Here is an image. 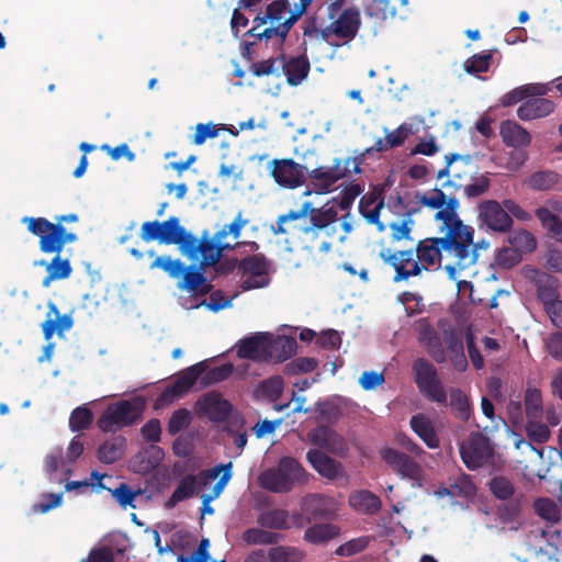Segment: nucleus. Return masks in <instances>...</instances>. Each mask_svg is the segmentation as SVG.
I'll return each mask as SVG.
<instances>
[{
	"instance_id": "nucleus-45",
	"label": "nucleus",
	"mask_w": 562,
	"mask_h": 562,
	"mask_svg": "<svg viewBox=\"0 0 562 562\" xmlns=\"http://www.w3.org/2000/svg\"><path fill=\"white\" fill-rule=\"evenodd\" d=\"M288 512L283 509H272L261 513L257 521L263 528L282 530L288 528Z\"/></svg>"
},
{
	"instance_id": "nucleus-42",
	"label": "nucleus",
	"mask_w": 562,
	"mask_h": 562,
	"mask_svg": "<svg viewBox=\"0 0 562 562\" xmlns=\"http://www.w3.org/2000/svg\"><path fill=\"white\" fill-rule=\"evenodd\" d=\"M536 216L551 236L562 244V220L547 207L537 209Z\"/></svg>"
},
{
	"instance_id": "nucleus-25",
	"label": "nucleus",
	"mask_w": 562,
	"mask_h": 562,
	"mask_svg": "<svg viewBox=\"0 0 562 562\" xmlns=\"http://www.w3.org/2000/svg\"><path fill=\"white\" fill-rule=\"evenodd\" d=\"M306 460L321 476L327 480H336L344 472V467L339 461L324 453L319 449L308 450L306 453Z\"/></svg>"
},
{
	"instance_id": "nucleus-27",
	"label": "nucleus",
	"mask_w": 562,
	"mask_h": 562,
	"mask_svg": "<svg viewBox=\"0 0 562 562\" xmlns=\"http://www.w3.org/2000/svg\"><path fill=\"white\" fill-rule=\"evenodd\" d=\"M310 69V60L305 54L286 57L282 53L281 75L286 76L290 86H299L308 76Z\"/></svg>"
},
{
	"instance_id": "nucleus-49",
	"label": "nucleus",
	"mask_w": 562,
	"mask_h": 562,
	"mask_svg": "<svg viewBox=\"0 0 562 562\" xmlns=\"http://www.w3.org/2000/svg\"><path fill=\"white\" fill-rule=\"evenodd\" d=\"M192 413L187 408L176 409L169 417L167 430L169 435L175 436L181 430L188 428L192 423Z\"/></svg>"
},
{
	"instance_id": "nucleus-55",
	"label": "nucleus",
	"mask_w": 562,
	"mask_h": 562,
	"mask_svg": "<svg viewBox=\"0 0 562 562\" xmlns=\"http://www.w3.org/2000/svg\"><path fill=\"white\" fill-rule=\"evenodd\" d=\"M414 221L411 217V214H406V216L401 222H393L390 224L391 228V238L393 241H400L403 239L412 240L411 233L414 227Z\"/></svg>"
},
{
	"instance_id": "nucleus-33",
	"label": "nucleus",
	"mask_w": 562,
	"mask_h": 562,
	"mask_svg": "<svg viewBox=\"0 0 562 562\" xmlns=\"http://www.w3.org/2000/svg\"><path fill=\"white\" fill-rule=\"evenodd\" d=\"M341 171V158H335L331 167L315 168L310 172V177L317 181L322 189L329 190L338 180L345 178V172Z\"/></svg>"
},
{
	"instance_id": "nucleus-3",
	"label": "nucleus",
	"mask_w": 562,
	"mask_h": 562,
	"mask_svg": "<svg viewBox=\"0 0 562 562\" xmlns=\"http://www.w3.org/2000/svg\"><path fill=\"white\" fill-rule=\"evenodd\" d=\"M308 218V223L294 225L296 229L310 240H315L323 235L328 238L336 232L335 224L338 221V212L335 206L315 209L310 202H305L299 211H291L278 218L277 227L273 229L277 235H285L290 229L284 226L286 222Z\"/></svg>"
},
{
	"instance_id": "nucleus-2",
	"label": "nucleus",
	"mask_w": 562,
	"mask_h": 562,
	"mask_svg": "<svg viewBox=\"0 0 562 562\" xmlns=\"http://www.w3.org/2000/svg\"><path fill=\"white\" fill-rule=\"evenodd\" d=\"M238 246H240V243L232 245L224 240L211 239L210 233L204 231L200 238L196 237L191 257V260L200 259L198 266L187 267L180 259H172L170 256H158L149 268L151 270L161 269L170 278L177 279L178 289L204 295L212 288L205 277L207 268L215 265L225 251L234 250Z\"/></svg>"
},
{
	"instance_id": "nucleus-6",
	"label": "nucleus",
	"mask_w": 562,
	"mask_h": 562,
	"mask_svg": "<svg viewBox=\"0 0 562 562\" xmlns=\"http://www.w3.org/2000/svg\"><path fill=\"white\" fill-rule=\"evenodd\" d=\"M139 237L146 243L158 241L164 245H178L183 255L192 257L196 237L180 225V220L170 216L164 222L148 221L140 226Z\"/></svg>"
},
{
	"instance_id": "nucleus-29",
	"label": "nucleus",
	"mask_w": 562,
	"mask_h": 562,
	"mask_svg": "<svg viewBox=\"0 0 562 562\" xmlns=\"http://www.w3.org/2000/svg\"><path fill=\"white\" fill-rule=\"evenodd\" d=\"M334 23V35L340 40L355 38L360 26L359 11L352 8L345 9Z\"/></svg>"
},
{
	"instance_id": "nucleus-30",
	"label": "nucleus",
	"mask_w": 562,
	"mask_h": 562,
	"mask_svg": "<svg viewBox=\"0 0 562 562\" xmlns=\"http://www.w3.org/2000/svg\"><path fill=\"white\" fill-rule=\"evenodd\" d=\"M268 361L282 362L291 358L297 348L296 340L289 336H278L276 338L269 334Z\"/></svg>"
},
{
	"instance_id": "nucleus-13",
	"label": "nucleus",
	"mask_w": 562,
	"mask_h": 562,
	"mask_svg": "<svg viewBox=\"0 0 562 562\" xmlns=\"http://www.w3.org/2000/svg\"><path fill=\"white\" fill-rule=\"evenodd\" d=\"M493 447L488 437L482 432H472L467 441L460 445V456L470 470H476L493 458Z\"/></svg>"
},
{
	"instance_id": "nucleus-54",
	"label": "nucleus",
	"mask_w": 562,
	"mask_h": 562,
	"mask_svg": "<svg viewBox=\"0 0 562 562\" xmlns=\"http://www.w3.org/2000/svg\"><path fill=\"white\" fill-rule=\"evenodd\" d=\"M234 371V366L229 362L221 364L218 367H214L210 370L207 368L202 373L203 375V383L205 385L216 384L222 381L227 380Z\"/></svg>"
},
{
	"instance_id": "nucleus-58",
	"label": "nucleus",
	"mask_w": 562,
	"mask_h": 562,
	"mask_svg": "<svg viewBox=\"0 0 562 562\" xmlns=\"http://www.w3.org/2000/svg\"><path fill=\"white\" fill-rule=\"evenodd\" d=\"M283 387V379L279 375L270 376L260 384L261 393L272 402H276L281 396Z\"/></svg>"
},
{
	"instance_id": "nucleus-24",
	"label": "nucleus",
	"mask_w": 562,
	"mask_h": 562,
	"mask_svg": "<svg viewBox=\"0 0 562 562\" xmlns=\"http://www.w3.org/2000/svg\"><path fill=\"white\" fill-rule=\"evenodd\" d=\"M48 312L46 319L42 323V331L45 340H50L54 334L63 337L64 333L69 330L74 325V318L71 314L60 315L57 305L49 301L47 303Z\"/></svg>"
},
{
	"instance_id": "nucleus-34",
	"label": "nucleus",
	"mask_w": 562,
	"mask_h": 562,
	"mask_svg": "<svg viewBox=\"0 0 562 562\" xmlns=\"http://www.w3.org/2000/svg\"><path fill=\"white\" fill-rule=\"evenodd\" d=\"M528 186L537 191L562 189V176L553 170L536 171L529 177Z\"/></svg>"
},
{
	"instance_id": "nucleus-31",
	"label": "nucleus",
	"mask_w": 562,
	"mask_h": 562,
	"mask_svg": "<svg viewBox=\"0 0 562 562\" xmlns=\"http://www.w3.org/2000/svg\"><path fill=\"white\" fill-rule=\"evenodd\" d=\"M60 252L61 250L54 252L55 256L49 262H46L45 260H42L40 262V265L46 267L47 272L46 277L43 280L44 286H48L50 282L54 280L67 279L72 272L69 259L61 258Z\"/></svg>"
},
{
	"instance_id": "nucleus-22",
	"label": "nucleus",
	"mask_w": 562,
	"mask_h": 562,
	"mask_svg": "<svg viewBox=\"0 0 562 562\" xmlns=\"http://www.w3.org/2000/svg\"><path fill=\"white\" fill-rule=\"evenodd\" d=\"M415 254L422 273L424 270H429L435 266H441L445 247L438 237H428L416 244Z\"/></svg>"
},
{
	"instance_id": "nucleus-20",
	"label": "nucleus",
	"mask_w": 562,
	"mask_h": 562,
	"mask_svg": "<svg viewBox=\"0 0 562 562\" xmlns=\"http://www.w3.org/2000/svg\"><path fill=\"white\" fill-rule=\"evenodd\" d=\"M418 341L423 345L428 355L437 362L443 363L447 360V352L441 337L428 318H420L416 322Z\"/></svg>"
},
{
	"instance_id": "nucleus-37",
	"label": "nucleus",
	"mask_w": 562,
	"mask_h": 562,
	"mask_svg": "<svg viewBox=\"0 0 562 562\" xmlns=\"http://www.w3.org/2000/svg\"><path fill=\"white\" fill-rule=\"evenodd\" d=\"M349 504L357 510L366 514H374L381 508L380 498L370 491L362 490L349 497Z\"/></svg>"
},
{
	"instance_id": "nucleus-5",
	"label": "nucleus",
	"mask_w": 562,
	"mask_h": 562,
	"mask_svg": "<svg viewBox=\"0 0 562 562\" xmlns=\"http://www.w3.org/2000/svg\"><path fill=\"white\" fill-rule=\"evenodd\" d=\"M308 9V0H305L301 4H293L290 9V15L282 23L277 25H270L261 30L263 25L270 21V18H266V13H259L252 20V27L245 33L246 40L243 42V56L250 58L251 47L257 44L258 41L265 40L268 42L269 40L276 38V44L278 47H282L290 30L293 25L302 18L304 13H306Z\"/></svg>"
},
{
	"instance_id": "nucleus-43",
	"label": "nucleus",
	"mask_w": 562,
	"mask_h": 562,
	"mask_svg": "<svg viewBox=\"0 0 562 562\" xmlns=\"http://www.w3.org/2000/svg\"><path fill=\"white\" fill-rule=\"evenodd\" d=\"M281 539L280 533L261 528H249L243 533V540L248 544H277Z\"/></svg>"
},
{
	"instance_id": "nucleus-44",
	"label": "nucleus",
	"mask_w": 562,
	"mask_h": 562,
	"mask_svg": "<svg viewBox=\"0 0 562 562\" xmlns=\"http://www.w3.org/2000/svg\"><path fill=\"white\" fill-rule=\"evenodd\" d=\"M339 528L333 524L315 525L306 529L304 539L312 543H321L338 536Z\"/></svg>"
},
{
	"instance_id": "nucleus-35",
	"label": "nucleus",
	"mask_w": 562,
	"mask_h": 562,
	"mask_svg": "<svg viewBox=\"0 0 562 562\" xmlns=\"http://www.w3.org/2000/svg\"><path fill=\"white\" fill-rule=\"evenodd\" d=\"M475 493V485L471 481V477L465 474L458 476L448 487H443L439 491L440 495L460 497L463 499L473 497Z\"/></svg>"
},
{
	"instance_id": "nucleus-26",
	"label": "nucleus",
	"mask_w": 562,
	"mask_h": 562,
	"mask_svg": "<svg viewBox=\"0 0 562 562\" xmlns=\"http://www.w3.org/2000/svg\"><path fill=\"white\" fill-rule=\"evenodd\" d=\"M557 104L547 98H530L517 109V116L521 121H535L549 116L555 111Z\"/></svg>"
},
{
	"instance_id": "nucleus-16",
	"label": "nucleus",
	"mask_w": 562,
	"mask_h": 562,
	"mask_svg": "<svg viewBox=\"0 0 562 562\" xmlns=\"http://www.w3.org/2000/svg\"><path fill=\"white\" fill-rule=\"evenodd\" d=\"M307 439L321 451L325 450L338 457H346L349 452L346 439L329 426L319 425L311 429Z\"/></svg>"
},
{
	"instance_id": "nucleus-4",
	"label": "nucleus",
	"mask_w": 562,
	"mask_h": 562,
	"mask_svg": "<svg viewBox=\"0 0 562 562\" xmlns=\"http://www.w3.org/2000/svg\"><path fill=\"white\" fill-rule=\"evenodd\" d=\"M77 214L58 215L55 222L45 217L24 216L21 222L26 225L27 231L38 237V247L43 254L57 252L63 250L65 245L75 243L77 234L68 232L64 223L78 222Z\"/></svg>"
},
{
	"instance_id": "nucleus-1",
	"label": "nucleus",
	"mask_w": 562,
	"mask_h": 562,
	"mask_svg": "<svg viewBox=\"0 0 562 562\" xmlns=\"http://www.w3.org/2000/svg\"><path fill=\"white\" fill-rule=\"evenodd\" d=\"M420 203L437 210L435 220L441 223L439 232L443 234L438 238L445 247L446 256L454 259L452 265L445 266V270L450 279H456L458 269L463 270L477 260L473 247L474 228L459 217L460 202L453 192L447 193L435 188L422 195Z\"/></svg>"
},
{
	"instance_id": "nucleus-38",
	"label": "nucleus",
	"mask_w": 562,
	"mask_h": 562,
	"mask_svg": "<svg viewBox=\"0 0 562 562\" xmlns=\"http://www.w3.org/2000/svg\"><path fill=\"white\" fill-rule=\"evenodd\" d=\"M491 187V179L488 178V173H477L473 176L471 180H467L465 182H461L459 190L463 191V194L469 199H477L485 194Z\"/></svg>"
},
{
	"instance_id": "nucleus-60",
	"label": "nucleus",
	"mask_w": 562,
	"mask_h": 562,
	"mask_svg": "<svg viewBox=\"0 0 562 562\" xmlns=\"http://www.w3.org/2000/svg\"><path fill=\"white\" fill-rule=\"evenodd\" d=\"M221 131L220 126L212 123H199L195 126V133L193 135V144L202 145L207 138H215Z\"/></svg>"
},
{
	"instance_id": "nucleus-56",
	"label": "nucleus",
	"mask_w": 562,
	"mask_h": 562,
	"mask_svg": "<svg viewBox=\"0 0 562 562\" xmlns=\"http://www.w3.org/2000/svg\"><path fill=\"white\" fill-rule=\"evenodd\" d=\"M491 61V53L475 54L464 61V70L471 75L485 72L488 70Z\"/></svg>"
},
{
	"instance_id": "nucleus-28",
	"label": "nucleus",
	"mask_w": 562,
	"mask_h": 562,
	"mask_svg": "<svg viewBox=\"0 0 562 562\" xmlns=\"http://www.w3.org/2000/svg\"><path fill=\"white\" fill-rule=\"evenodd\" d=\"M499 135L508 147H527L531 143L530 133L515 121L506 120L501 123Z\"/></svg>"
},
{
	"instance_id": "nucleus-52",
	"label": "nucleus",
	"mask_w": 562,
	"mask_h": 562,
	"mask_svg": "<svg viewBox=\"0 0 562 562\" xmlns=\"http://www.w3.org/2000/svg\"><path fill=\"white\" fill-rule=\"evenodd\" d=\"M93 420V414L87 406H79L75 408L69 417V428L72 431H80L88 429Z\"/></svg>"
},
{
	"instance_id": "nucleus-47",
	"label": "nucleus",
	"mask_w": 562,
	"mask_h": 562,
	"mask_svg": "<svg viewBox=\"0 0 562 562\" xmlns=\"http://www.w3.org/2000/svg\"><path fill=\"white\" fill-rule=\"evenodd\" d=\"M450 406L456 412V417L467 422L471 415L469 397L457 387L450 390Z\"/></svg>"
},
{
	"instance_id": "nucleus-36",
	"label": "nucleus",
	"mask_w": 562,
	"mask_h": 562,
	"mask_svg": "<svg viewBox=\"0 0 562 562\" xmlns=\"http://www.w3.org/2000/svg\"><path fill=\"white\" fill-rule=\"evenodd\" d=\"M383 201L376 202L375 198L363 195L359 202V212L369 224L376 225L379 232L385 231V225L380 222V212Z\"/></svg>"
},
{
	"instance_id": "nucleus-18",
	"label": "nucleus",
	"mask_w": 562,
	"mask_h": 562,
	"mask_svg": "<svg viewBox=\"0 0 562 562\" xmlns=\"http://www.w3.org/2000/svg\"><path fill=\"white\" fill-rule=\"evenodd\" d=\"M438 328L441 330V335L443 336V341L447 348L446 352L449 353L451 364L459 372L465 371L468 368V360L464 353L461 333L446 319H440L438 322Z\"/></svg>"
},
{
	"instance_id": "nucleus-64",
	"label": "nucleus",
	"mask_w": 562,
	"mask_h": 562,
	"mask_svg": "<svg viewBox=\"0 0 562 562\" xmlns=\"http://www.w3.org/2000/svg\"><path fill=\"white\" fill-rule=\"evenodd\" d=\"M546 311L553 323L558 328H562V301L558 299H552L550 301L544 302Z\"/></svg>"
},
{
	"instance_id": "nucleus-59",
	"label": "nucleus",
	"mask_w": 562,
	"mask_h": 562,
	"mask_svg": "<svg viewBox=\"0 0 562 562\" xmlns=\"http://www.w3.org/2000/svg\"><path fill=\"white\" fill-rule=\"evenodd\" d=\"M369 537H359L356 539H351L346 543L339 546L336 550V554L340 557H350L363 551L369 546Z\"/></svg>"
},
{
	"instance_id": "nucleus-48",
	"label": "nucleus",
	"mask_w": 562,
	"mask_h": 562,
	"mask_svg": "<svg viewBox=\"0 0 562 562\" xmlns=\"http://www.w3.org/2000/svg\"><path fill=\"white\" fill-rule=\"evenodd\" d=\"M533 508L536 514L548 522H558L561 518V510L554 501L550 498H538Z\"/></svg>"
},
{
	"instance_id": "nucleus-61",
	"label": "nucleus",
	"mask_w": 562,
	"mask_h": 562,
	"mask_svg": "<svg viewBox=\"0 0 562 562\" xmlns=\"http://www.w3.org/2000/svg\"><path fill=\"white\" fill-rule=\"evenodd\" d=\"M224 469V464L215 465L207 470H202L198 474H194V487L196 493L200 488L206 487L213 480L217 479Z\"/></svg>"
},
{
	"instance_id": "nucleus-11",
	"label": "nucleus",
	"mask_w": 562,
	"mask_h": 562,
	"mask_svg": "<svg viewBox=\"0 0 562 562\" xmlns=\"http://www.w3.org/2000/svg\"><path fill=\"white\" fill-rule=\"evenodd\" d=\"M205 369L206 362L201 361L183 370L181 374L159 394L154 403V408H164L189 392Z\"/></svg>"
},
{
	"instance_id": "nucleus-14",
	"label": "nucleus",
	"mask_w": 562,
	"mask_h": 562,
	"mask_svg": "<svg viewBox=\"0 0 562 562\" xmlns=\"http://www.w3.org/2000/svg\"><path fill=\"white\" fill-rule=\"evenodd\" d=\"M238 269L244 277L240 283L243 291L260 289L268 285V263L262 255L245 257L239 261Z\"/></svg>"
},
{
	"instance_id": "nucleus-51",
	"label": "nucleus",
	"mask_w": 562,
	"mask_h": 562,
	"mask_svg": "<svg viewBox=\"0 0 562 562\" xmlns=\"http://www.w3.org/2000/svg\"><path fill=\"white\" fill-rule=\"evenodd\" d=\"M508 240L514 248L521 252L533 251L537 247L535 236L526 229L513 232L509 235Z\"/></svg>"
},
{
	"instance_id": "nucleus-12",
	"label": "nucleus",
	"mask_w": 562,
	"mask_h": 562,
	"mask_svg": "<svg viewBox=\"0 0 562 562\" xmlns=\"http://www.w3.org/2000/svg\"><path fill=\"white\" fill-rule=\"evenodd\" d=\"M381 459L401 477L412 482V486L423 485V468L408 454L394 448L385 447L380 450Z\"/></svg>"
},
{
	"instance_id": "nucleus-39",
	"label": "nucleus",
	"mask_w": 562,
	"mask_h": 562,
	"mask_svg": "<svg viewBox=\"0 0 562 562\" xmlns=\"http://www.w3.org/2000/svg\"><path fill=\"white\" fill-rule=\"evenodd\" d=\"M194 474H187L183 476L176 490L172 492L170 497L165 503V508L171 509L176 507V505L184 499L191 498L196 495V490L194 487Z\"/></svg>"
},
{
	"instance_id": "nucleus-40",
	"label": "nucleus",
	"mask_w": 562,
	"mask_h": 562,
	"mask_svg": "<svg viewBox=\"0 0 562 562\" xmlns=\"http://www.w3.org/2000/svg\"><path fill=\"white\" fill-rule=\"evenodd\" d=\"M125 439L117 437L112 440L104 441L98 449L97 456L100 462L112 464L121 459Z\"/></svg>"
},
{
	"instance_id": "nucleus-57",
	"label": "nucleus",
	"mask_w": 562,
	"mask_h": 562,
	"mask_svg": "<svg viewBox=\"0 0 562 562\" xmlns=\"http://www.w3.org/2000/svg\"><path fill=\"white\" fill-rule=\"evenodd\" d=\"M490 490L498 499H508L514 495L515 487L512 482L504 476H495L490 482Z\"/></svg>"
},
{
	"instance_id": "nucleus-62",
	"label": "nucleus",
	"mask_w": 562,
	"mask_h": 562,
	"mask_svg": "<svg viewBox=\"0 0 562 562\" xmlns=\"http://www.w3.org/2000/svg\"><path fill=\"white\" fill-rule=\"evenodd\" d=\"M316 345L324 349L335 350L340 347L341 337L337 330L327 329L316 337Z\"/></svg>"
},
{
	"instance_id": "nucleus-17",
	"label": "nucleus",
	"mask_w": 562,
	"mask_h": 562,
	"mask_svg": "<svg viewBox=\"0 0 562 562\" xmlns=\"http://www.w3.org/2000/svg\"><path fill=\"white\" fill-rule=\"evenodd\" d=\"M477 217L481 224L496 233H507L513 226V218L506 209L495 200H486L477 206Z\"/></svg>"
},
{
	"instance_id": "nucleus-15",
	"label": "nucleus",
	"mask_w": 562,
	"mask_h": 562,
	"mask_svg": "<svg viewBox=\"0 0 562 562\" xmlns=\"http://www.w3.org/2000/svg\"><path fill=\"white\" fill-rule=\"evenodd\" d=\"M380 258L395 270L393 280L395 282L407 280L411 277L420 274V268L417 259L414 258V250H396L382 249L379 254Z\"/></svg>"
},
{
	"instance_id": "nucleus-19",
	"label": "nucleus",
	"mask_w": 562,
	"mask_h": 562,
	"mask_svg": "<svg viewBox=\"0 0 562 562\" xmlns=\"http://www.w3.org/2000/svg\"><path fill=\"white\" fill-rule=\"evenodd\" d=\"M271 165V176L280 186L293 189L304 183L307 169L293 159H273Z\"/></svg>"
},
{
	"instance_id": "nucleus-32",
	"label": "nucleus",
	"mask_w": 562,
	"mask_h": 562,
	"mask_svg": "<svg viewBox=\"0 0 562 562\" xmlns=\"http://www.w3.org/2000/svg\"><path fill=\"white\" fill-rule=\"evenodd\" d=\"M409 425L428 448L436 449L439 447V438L431 420L427 416L424 414L414 415L411 418Z\"/></svg>"
},
{
	"instance_id": "nucleus-9",
	"label": "nucleus",
	"mask_w": 562,
	"mask_h": 562,
	"mask_svg": "<svg viewBox=\"0 0 562 562\" xmlns=\"http://www.w3.org/2000/svg\"><path fill=\"white\" fill-rule=\"evenodd\" d=\"M414 381L419 392L429 401L446 405L447 392L438 378L436 367L425 358H418L413 363Z\"/></svg>"
},
{
	"instance_id": "nucleus-23",
	"label": "nucleus",
	"mask_w": 562,
	"mask_h": 562,
	"mask_svg": "<svg viewBox=\"0 0 562 562\" xmlns=\"http://www.w3.org/2000/svg\"><path fill=\"white\" fill-rule=\"evenodd\" d=\"M269 334L256 333L250 337L239 340L236 352L240 359L268 361Z\"/></svg>"
},
{
	"instance_id": "nucleus-46",
	"label": "nucleus",
	"mask_w": 562,
	"mask_h": 562,
	"mask_svg": "<svg viewBox=\"0 0 562 562\" xmlns=\"http://www.w3.org/2000/svg\"><path fill=\"white\" fill-rule=\"evenodd\" d=\"M304 552L295 547L277 546L269 550L270 562H302Z\"/></svg>"
},
{
	"instance_id": "nucleus-8",
	"label": "nucleus",
	"mask_w": 562,
	"mask_h": 562,
	"mask_svg": "<svg viewBox=\"0 0 562 562\" xmlns=\"http://www.w3.org/2000/svg\"><path fill=\"white\" fill-rule=\"evenodd\" d=\"M142 413L143 408L138 403L120 400L104 409L97 424L103 432H109L136 424Z\"/></svg>"
},
{
	"instance_id": "nucleus-41",
	"label": "nucleus",
	"mask_w": 562,
	"mask_h": 562,
	"mask_svg": "<svg viewBox=\"0 0 562 562\" xmlns=\"http://www.w3.org/2000/svg\"><path fill=\"white\" fill-rule=\"evenodd\" d=\"M395 8L389 0H371L364 8V14L370 18L374 24H380L389 16L395 15Z\"/></svg>"
},
{
	"instance_id": "nucleus-10",
	"label": "nucleus",
	"mask_w": 562,
	"mask_h": 562,
	"mask_svg": "<svg viewBox=\"0 0 562 562\" xmlns=\"http://www.w3.org/2000/svg\"><path fill=\"white\" fill-rule=\"evenodd\" d=\"M479 171L476 162L470 156L451 154L446 156V166L437 173V179L447 177L448 180L441 183L445 192H451L450 189L459 190L460 183L471 180Z\"/></svg>"
},
{
	"instance_id": "nucleus-50",
	"label": "nucleus",
	"mask_w": 562,
	"mask_h": 562,
	"mask_svg": "<svg viewBox=\"0 0 562 562\" xmlns=\"http://www.w3.org/2000/svg\"><path fill=\"white\" fill-rule=\"evenodd\" d=\"M281 67H282V53L277 57H271L266 60H261L258 63H254L251 65L252 75L256 77L276 75L277 77L281 76Z\"/></svg>"
},
{
	"instance_id": "nucleus-21",
	"label": "nucleus",
	"mask_w": 562,
	"mask_h": 562,
	"mask_svg": "<svg viewBox=\"0 0 562 562\" xmlns=\"http://www.w3.org/2000/svg\"><path fill=\"white\" fill-rule=\"evenodd\" d=\"M202 415L213 423H224L233 412V405L221 393L211 391L205 393L196 403Z\"/></svg>"
},
{
	"instance_id": "nucleus-63",
	"label": "nucleus",
	"mask_w": 562,
	"mask_h": 562,
	"mask_svg": "<svg viewBox=\"0 0 562 562\" xmlns=\"http://www.w3.org/2000/svg\"><path fill=\"white\" fill-rule=\"evenodd\" d=\"M138 494L139 492L132 491L131 487L125 483H120V485L112 492L113 497L123 507H135L133 502Z\"/></svg>"
},
{
	"instance_id": "nucleus-53",
	"label": "nucleus",
	"mask_w": 562,
	"mask_h": 562,
	"mask_svg": "<svg viewBox=\"0 0 562 562\" xmlns=\"http://www.w3.org/2000/svg\"><path fill=\"white\" fill-rule=\"evenodd\" d=\"M525 408L529 418H539L542 414V396L540 390L528 387L525 394Z\"/></svg>"
},
{
	"instance_id": "nucleus-7",
	"label": "nucleus",
	"mask_w": 562,
	"mask_h": 562,
	"mask_svg": "<svg viewBox=\"0 0 562 562\" xmlns=\"http://www.w3.org/2000/svg\"><path fill=\"white\" fill-rule=\"evenodd\" d=\"M310 474L293 457H283L277 467L265 470L259 475L261 487L273 493L290 492L295 485L308 482Z\"/></svg>"
}]
</instances>
